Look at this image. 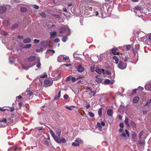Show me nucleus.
Returning <instances> with one entry per match:
<instances>
[{"mask_svg": "<svg viewBox=\"0 0 151 151\" xmlns=\"http://www.w3.org/2000/svg\"><path fill=\"white\" fill-rule=\"evenodd\" d=\"M1 34L2 35H3L4 36H6L8 35V34L7 32H6L4 31L2 32L1 33Z\"/></svg>", "mask_w": 151, "mask_h": 151, "instance_id": "obj_54", "label": "nucleus"}, {"mask_svg": "<svg viewBox=\"0 0 151 151\" xmlns=\"http://www.w3.org/2000/svg\"><path fill=\"white\" fill-rule=\"evenodd\" d=\"M86 109H88L90 107V105L88 103H87L86 104Z\"/></svg>", "mask_w": 151, "mask_h": 151, "instance_id": "obj_56", "label": "nucleus"}, {"mask_svg": "<svg viewBox=\"0 0 151 151\" xmlns=\"http://www.w3.org/2000/svg\"><path fill=\"white\" fill-rule=\"evenodd\" d=\"M61 77V74H59L58 75V76L54 78V80L57 81L58 80H59L60 79Z\"/></svg>", "mask_w": 151, "mask_h": 151, "instance_id": "obj_36", "label": "nucleus"}, {"mask_svg": "<svg viewBox=\"0 0 151 151\" xmlns=\"http://www.w3.org/2000/svg\"><path fill=\"white\" fill-rule=\"evenodd\" d=\"M138 89H139L140 90H141V91H142L143 90H144V88H143L141 87V86H139L138 87Z\"/></svg>", "mask_w": 151, "mask_h": 151, "instance_id": "obj_62", "label": "nucleus"}, {"mask_svg": "<svg viewBox=\"0 0 151 151\" xmlns=\"http://www.w3.org/2000/svg\"><path fill=\"white\" fill-rule=\"evenodd\" d=\"M44 144L47 145H49V142L47 140H45L44 142Z\"/></svg>", "mask_w": 151, "mask_h": 151, "instance_id": "obj_63", "label": "nucleus"}, {"mask_svg": "<svg viewBox=\"0 0 151 151\" xmlns=\"http://www.w3.org/2000/svg\"><path fill=\"white\" fill-rule=\"evenodd\" d=\"M32 46V45L31 44H27L25 45L23 47L24 48H29L30 47Z\"/></svg>", "mask_w": 151, "mask_h": 151, "instance_id": "obj_37", "label": "nucleus"}, {"mask_svg": "<svg viewBox=\"0 0 151 151\" xmlns=\"http://www.w3.org/2000/svg\"><path fill=\"white\" fill-rule=\"evenodd\" d=\"M107 114L109 116H111L113 114V111L111 109H109L107 110Z\"/></svg>", "mask_w": 151, "mask_h": 151, "instance_id": "obj_19", "label": "nucleus"}, {"mask_svg": "<svg viewBox=\"0 0 151 151\" xmlns=\"http://www.w3.org/2000/svg\"><path fill=\"white\" fill-rule=\"evenodd\" d=\"M3 24L5 26H7L9 25V22L7 20H4L3 22Z\"/></svg>", "mask_w": 151, "mask_h": 151, "instance_id": "obj_30", "label": "nucleus"}, {"mask_svg": "<svg viewBox=\"0 0 151 151\" xmlns=\"http://www.w3.org/2000/svg\"><path fill=\"white\" fill-rule=\"evenodd\" d=\"M139 99V97H135L133 100V102L134 103H136L138 101Z\"/></svg>", "mask_w": 151, "mask_h": 151, "instance_id": "obj_26", "label": "nucleus"}, {"mask_svg": "<svg viewBox=\"0 0 151 151\" xmlns=\"http://www.w3.org/2000/svg\"><path fill=\"white\" fill-rule=\"evenodd\" d=\"M36 61L37 64L36 65V67L40 69L41 66V64L40 63V58L39 57H37L36 60Z\"/></svg>", "mask_w": 151, "mask_h": 151, "instance_id": "obj_11", "label": "nucleus"}, {"mask_svg": "<svg viewBox=\"0 0 151 151\" xmlns=\"http://www.w3.org/2000/svg\"><path fill=\"white\" fill-rule=\"evenodd\" d=\"M36 60V57L35 56H31L27 58L28 62H25L24 63L22 64V68L24 69L27 70L29 68L35 65L36 63L34 61Z\"/></svg>", "mask_w": 151, "mask_h": 151, "instance_id": "obj_1", "label": "nucleus"}, {"mask_svg": "<svg viewBox=\"0 0 151 151\" xmlns=\"http://www.w3.org/2000/svg\"><path fill=\"white\" fill-rule=\"evenodd\" d=\"M113 58L115 60V63L117 64L118 63L119 60V59L118 57L116 56H114L113 57Z\"/></svg>", "mask_w": 151, "mask_h": 151, "instance_id": "obj_32", "label": "nucleus"}, {"mask_svg": "<svg viewBox=\"0 0 151 151\" xmlns=\"http://www.w3.org/2000/svg\"><path fill=\"white\" fill-rule=\"evenodd\" d=\"M53 82L52 80H47L44 81L45 86V87L51 86L53 84Z\"/></svg>", "mask_w": 151, "mask_h": 151, "instance_id": "obj_7", "label": "nucleus"}, {"mask_svg": "<svg viewBox=\"0 0 151 151\" xmlns=\"http://www.w3.org/2000/svg\"><path fill=\"white\" fill-rule=\"evenodd\" d=\"M75 142L79 144V145L83 143V141L79 138H76L75 140Z\"/></svg>", "mask_w": 151, "mask_h": 151, "instance_id": "obj_20", "label": "nucleus"}, {"mask_svg": "<svg viewBox=\"0 0 151 151\" xmlns=\"http://www.w3.org/2000/svg\"><path fill=\"white\" fill-rule=\"evenodd\" d=\"M130 124L133 127H134L135 126V124L133 121H131L130 122Z\"/></svg>", "mask_w": 151, "mask_h": 151, "instance_id": "obj_51", "label": "nucleus"}, {"mask_svg": "<svg viewBox=\"0 0 151 151\" xmlns=\"http://www.w3.org/2000/svg\"><path fill=\"white\" fill-rule=\"evenodd\" d=\"M27 10V9L24 7H21V11L22 12H25Z\"/></svg>", "mask_w": 151, "mask_h": 151, "instance_id": "obj_33", "label": "nucleus"}, {"mask_svg": "<svg viewBox=\"0 0 151 151\" xmlns=\"http://www.w3.org/2000/svg\"><path fill=\"white\" fill-rule=\"evenodd\" d=\"M40 15L43 17H45L46 16L45 14L43 12H41L40 13Z\"/></svg>", "mask_w": 151, "mask_h": 151, "instance_id": "obj_50", "label": "nucleus"}, {"mask_svg": "<svg viewBox=\"0 0 151 151\" xmlns=\"http://www.w3.org/2000/svg\"><path fill=\"white\" fill-rule=\"evenodd\" d=\"M89 0H83L81 1V4L82 5H86L87 4V3L88 2Z\"/></svg>", "mask_w": 151, "mask_h": 151, "instance_id": "obj_24", "label": "nucleus"}, {"mask_svg": "<svg viewBox=\"0 0 151 151\" xmlns=\"http://www.w3.org/2000/svg\"><path fill=\"white\" fill-rule=\"evenodd\" d=\"M95 71L99 74H101L102 72L105 71L103 69H100L98 67H96V68Z\"/></svg>", "mask_w": 151, "mask_h": 151, "instance_id": "obj_12", "label": "nucleus"}, {"mask_svg": "<svg viewBox=\"0 0 151 151\" xmlns=\"http://www.w3.org/2000/svg\"><path fill=\"white\" fill-rule=\"evenodd\" d=\"M84 70V68L81 65L79 66L77 68V70L79 72L81 73L83 72Z\"/></svg>", "mask_w": 151, "mask_h": 151, "instance_id": "obj_15", "label": "nucleus"}, {"mask_svg": "<svg viewBox=\"0 0 151 151\" xmlns=\"http://www.w3.org/2000/svg\"><path fill=\"white\" fill-rule=\"evenodd\" d=\"M55 52V51L53 50H48L46 52V57L48 58L49 55L52 56Z\"/></svg>", "mask_w": 151, "mask_h": 151, "instance_id": "obj_6", "label": "nucleus"}, {"mask_svg": "<svg viewBox=\"0 0 151 151\" xmlns=\"http://www.w3.org/2000/svg\"><path fill=\"white\" fill-rule=\"evenodd\" d=\"M94 12L92 15L93 16H98L100 18H103L105 17L104 16L103 11L102 8L100 7L97 6L93 9Z\"/></svg>", "mask_w": 151, "mask_h": 151, "instance_id": "obj_2", "label": "nucleus"}, {"mask_svg": "<svg viewBox=\"0 0 151 151\" xmlns=\"http://www.w3.org/2000/svg\"><path fill=\"white\" fill-rule=\"evenodd\" d=\"M90 92L91 93V95H92L93 96H94L96 93V91L95 90H93L90 87L88 88Z\"/></svg>", "mask_w": 151, "mask_h": 151, "instance_id": "obj_14", "label": "nucleus"}, {"mask_svg": "<svg viewBox=\"0 0 151 151\" xmlns=\"http://www.w3.org/2000/svg\"><path fill=\"white\" fill-rule=\"evenodd\" d=\"M137 89H135L133 90V91H132V94H134L136 93Z\"/></svg>", "mask_w": 151, "mask_h": 151, "instance_id": "obj_64", "label": "nucleus"}, {"mask_svg": "<svg viewBox=\"0 0 151 151\" xmlns=\"http://www.w3.org/2000/svg\"><path fill=\"white\" fill-rule=\"evenodd\" d=\"M145 88L147 90H151V84H147L145 87Z\"/></svg>", "mask_w": 151, "mask_h": 151, "instance_id": "obj_23", "label": "nucleus"}, {"mask_svg": "<svg viewBox=\"0 0 151 151\" xmlns=\"http://www.w3.org/2000/svg\"><path fill=\"white\" fill-rule=\"evenodd\" d=\"M40 42V40H37V39H35L34 40V43H38L39 42Z\"/></svg>", "mask_w": 151, "mask_h": 151, "instance_id": "obj_52", "label": "nucleus"}, {"mask_svg": "<svg viewBox=\"0 0 151 151\" xmlns=\"http://www.w3.org/2000/svg\"><path fill=\"white\" fill-rule=\"evenodd\" d=\"M58 61L60 62L63 61V55H60L58 56Z\"/></svg>", "mask_w": 151, "mask_h": 151, "instance_id": "obj_17", "label": "nucleus"}, {"mask_svg": "<svg viewBox=\"0 0 151 151\" xmlns=\"http://www.w3.org/2000/svg\"><path fill=\"white\" fill-rule=\"evenodd\" d=\"M34 8H35L36 9H38L39 8V6L37 5H34L33 6Z\"/></svg>", "mask_w": 151, "mask_h": 151, "instance_id": "obj_58", "label": "nucleus"}, {"mask_svg": "<svg viewBox=\"0 0 151 151\" xmlns=\"http://www.w3.org/2000/svg\"><path fill=\"white\" fill-rule=\"evenodd\" d=\"M31 39L29 38H27L26 39H24L23 40V42L24 43H29L30 42Z\"/></svg>", "mask_w": 151, "mask_h": 151, "instance_id": "obj_16", "label": "nucleus"}, {"mask_svg": "<svg viewBox=\"0 0 151 151\" xmlns=\"http://www.w3.org/2000/svg\"><path fill=\"white\" fill-rule=\"evenodd\" d=\"M88 114L91 117H93L94 116V114L92 112H89Z\"/></svg>", "mask_w": 151, "mask_h": 151, "instance_id": "obj_45", "label": "nucleus"}, {"mask_svg": "<svg viewBox=\"0 0 151 151\" xmlns=\"http://www.w3.org/2000/svg\"><path fill=\"white\" fill-rule=\"evenodd\" d=\"M95 81H96L98 83H101L102 81V79L100 78L96 77Z\"/></svg>", "mask_w": 151, "mask_h": 151, "instance_id": "obj_22", "label": "nucleus"}, {"mask_svg": "<svg viewBox=\"0 0 151 151\" xmlns=\"http://www.w3.org/2000/svg\"><path fill=\"white\" fill-rule=\"evenodd\" d=\"M133 10L134 11H140V13H142L143 12V9L142 7L139 6H137L133 8Z\"/></svg>", "mask_w": 151, "mask_h": 151, "instance_id": "obj_8", "label": "nucleus"}, {"mask_svg": "<svg viewBox=\"0 0 151 151\" xmlns=\"http://www.w3.org/2000/svg\"><path fill=\"white\" fill-rule=\"evenodd\" d=\"M66 31H67L69 32H70V29L67 25H65L63 27H61L59 29V32L60 33H63Z\"/></svg>", "mask_w": 151, "mask_h": 151, "instance_id": "obj_4", "label": "nucleus"}, {"mask_svg": "<svg viewBox=\"0 0 151 151\" xmlns=\"http://www.w3.org/2000/svg\"><path fill=\"white\" fill-rule=\"evenodd\" d=\"M143 134L144 132L143 131H141L138 135L139 137V138H141L142 136V135Z\"/></svg>", "mask_w": 151, "mask_h": 151, "instance_id": "obj_44", "label": "nucleus"}, {"mask_svg": "<svg viewBox=\"0 0 151 151\" xmlns=\"http://www.w3.org/2000/svg\"><path fill=\"white\" fill-rule=\"evenodd\" d=\"M59 41H60V40L59 38H58L55 39L54 40V41L55 42H59Z\"/></svg>", "mask_w": 151, "mask_h": 151, "instance_id": "obj_59", "label": "nucleus"}, {"mask_svg": "<svg viewBox=\"0 0 151 151\" xmlns=\"http://www.w3.org/2000/svg\"><path fill=\"white\" fill-rule=\"evenodd\" d=\"M125 133H126V134H127V136L128 137H129V132H128L127 130L126 129H125Z\"/></svg>", "mask_w": 151, "mask_h": 151, "instance_id": "obj_61", "label": "nucleus"}, {"mask_svg": "<svg viewBox=\"0 0 151 151\" xmlns=\"http://www.w3.org/2000/svg\"><path fill=\"white\" fill-rule=\"evenodd\" d=\"M127 66V63L122 61L120 60L118 65V67L120 69L124 70L125 69Z\"/></svg>", "mask_w": 151, "mask_h": 151, "instance_id": "obj_5", "label": "nucleus"}, {"mask_svg": "<svg viewBox=\"0 0 151 151\" xmlns=\"http://www.w3.org/2000/svg\"><path fill=\"white\" fill-rule=\"evenodd\" d=\"M72 144L73 146H78L80 145L78 143L75 142H73L72 143Z\"/></svg>", "mask_w": 151, "mask_h": 151, "instance_id": "obj_39", "label": "nucleus"}, {"mask_svg": "<svg viewBox=\"0 0 151 151\" xmlns=\"http://www.w3.org/2000/svg\"><path fill=\"white\" fill-rule=\"evenodd\" d=\"M63 98L65 99H67L68 98V94H65Z\"/></svg>", "mask_w": 151, "mask_h": 151, "instance_id": "obj_55", "label": "nucleus"}, {"mask_svg": "<svg viewBox=\"0 0 151 151\" xmlns=\"http://www.w3.org/2000/svg\"><path fill=\"white\" fill-rule=\"evenodd\" d=\"M96 127L97 128H99V129L100 131H101L102 130V127L101 126V124L99 122H98L97 124L96 125Z\"/></svg>", "mask_w": 151, "mask_h": 151, "instance_id": "obj_28", "label": "nucleus"}, {"mask_svg": "<svg viewBox=\"0 0 151 151\" xmlns=\"http://www.w3.org/2000/svg\"><path fill=\"white\" fill-rule=\"evenodd\" d=\"M68 58V57L65 55H63V61L65 60Z\"/></svg>", "mask_w": 151, "mask_h": 151, "instance_id": "obj_49", "label": "nucleus"}, {"mask_svg": "<svg viewBox=\"0 0 151 151\" xmlns=\"http://www.w3.org/2000/svg\"><path fill=\"white\" fill-rule=\"evenodd\" d=\"M123 47L125 48L127 50H129L131 48V46L130 45H124Z\"/></svg>", "mask_w": 151, "mask_h": 151, "instance_id": "obj_31", "label": "nucleus"}, {"mask_svg": "<svg viewBox=\"0 0 151 151\" xmlns=\"http://www.w3.org/2000/svg\"><path fill=\"white\" fill-rule=\"evenodd\" d=\"M50 133L52 135V137L54 139V140L58 143L60 144L61 143H65L66 142V139L63 137H57V136L55 135L54 132L52 130L50 129Z\"/></svg>", "mask_w": 151, "mask_h": 151, "instance_id": "obj_3", "label": "nucleus"}, {"mask_svg": "<svg viewBox=\"0 0 151 151\" xmlns=\"http://www.w3.org/2000/svg\"><path fill=\"white\" fill-rule=\"evenodd\" d=\"M40 77L41 78H45L47 77V75L46 73H45L42 75H41Z\"/></svg>", "mask_w": 151, "mask_h": 151, "instance_id": "obj_48", "label": "nucleus"}, {"mask_svg": "<svg viewBox=\"0 0 151 151\" xmlns=\"http://www.w3.org/2000/svg\"><path fill=\"white\" fill-rule=\"evenodd\" d=\"M55 131L56 132V135H58V136H57V137H60V136L61 133L60 129L58 128H55Z\"/></svg>", "mask_w": 151, "mask_h": 151, "instance_id": "obj_9", "label": "nucleus"}, {"mask_svg": "<svg viewBox=\"0 0 151 151\" xmlns=\"http://www.w3.org/2000/svg\"><path fill=\"white\" fill-rule=\"evenodd\" d=\"M6 10V8L5 6H2L0 8V13L2 14L5 12Z\"/></svg>", "mask_w": 151, "mask_h": 151, "instance_id": "obj_13", "label": "nucleus"}, {"mask_svg": "<svg viewBox=\"0 0 151 151\" xmlns=\"http://www.w3.org/2000/svg\"><path fill=\"white\" fill-rule=\"evenodd\" d=\"M50 38H54V37L56 35V31L50 32Z\"/></svg>", "mask_w": 151, "mask_h": 151, "instance_id": "obj_21", "label": "nucleus"}, {"mask_svg": "<svg viewBox=\"0 0 151 151\" xmlns=\"http://www.w3.org/2000/svg\"><path fill=\"white\" fill-rule=\"evenodd\" d=\"M9 63H10L12 64L14 63V60L13 58V57L12 56H10L9 57Z\"/></svg>", "mask_w": 151, "mask_h": 151, "instance_id": "obj_27", "label": "nucleus"}, {"mask_svg": "<svg viewBox=\"0 0 151 151\" xmlns=\"http://www.w3.org/2000/svg\"><path fill=\"white\" fill-rule=\"evenodd\" d=\"M139 143L141 145H144L145 143V141H142L141 140L139 141Z\"/></svg>", "mask_w": 151, "mask_h": 151, "instance_id": "obj_42", "label": "nucleus"}, {"mask_svg": "<svg viewBox=\"0 0 151 151\" xmlns=\"http://www.w3.org/2000/svg\"><path fill=\"white\" fill-rule=\"evenodd\" d=\"M102 109L101 108H100L98 110V114L100 116H101L102 115Z\"/></svg>", "mask_w": 151, "mask_h": 151, "instance_id": "obj_43", "label": "nucleus"}, {"mask_svg": "<svg viewBox=\"0 0 151 151\" xmlns=\"http://www.w3.org/2000/svg\"><path fill=\"white\" fill-rule=\"evenodd\" d=\"M125 124L128 127H129V119L127 117H126L125 120Z\"/></svg>", "mask_w": 151, "mask_h": 151, "instance_id": "obj_29", "label": "nucleus"}, {"mask_svg": "<svg viewBox=\"0 0 151 151\" xmlns=\"http://www.w3.org/2000/svg\"><path fill=\"white\" fill-rule=\"evenodd\" d=\"M91 71L92 72H93L95 71V68L93 67H91L90 68Z\"/></svg>", "mask_w": 151, "mask_h": 151, "instance_id": "obj_57", "label": "nucleus"}, {"mask_svg": "<svg viewBox=\"0 0 151 151\" xmlns=\"http://www.w3.org/2000/svg\"><path fill=\"white\" fill-rule=\"evenodd\" d=\"M118 49L116 47L112 48L111 52L114 54H115Z\"/></svg>", "mask_w": 151, "mask_h": 151, "instance_id": "obj_25", "label": "nucleus"}, {"mask_svg": "<svg viewBox=\"0 0 151 151\" xmlns=\"http://www.w3.org/2000/svg\"><path fill=\"white\" fill-rule=\"evenodd\" d=\"M7 122V120L6 119L4 118L3 119L0 120V122H3L4 123H6Z\"/></svg>", "mask_w": 151, "mask_h": 151, "instance_id": "obj_46", "label": "nucleus"}, {"mask_svg": "<svg viewBox=\"0 0 151 151\" xmlns=\"http://www.w3.org/2000/svg\"><path fill=\"white\" fill-rule=\"evenodd\" d=\"M60 94H61V92L60 91H59L57 95H56L54 99L55 100H58L60 96Z\"/></svg>", "mask_w": 151, "mask_h": 151, "instance_id": "obj_18", "label": "nucleus"}, {"mask_svg": "<svg viewBox=\"0 0 151 151\" xmlns=\"http://www.w3.org/2000/svg\"><path fill=\"white\" fill-rule=\"evenodd\" d=\"M53 16H54V17L57 19H59L60 17V16L58 15L53 14Z\"/></svg>", "mask_w": 151, "mask_h": 151, "instance_id": "obj_53", "label": "nucleus"}, {"mask_svg": "<svg viewBox=\"0 0 151 151\" xmlns=\"http://www.w3.org/2000/svg\"><path fill=\"white\" fill-rule=\"evenodd\" d=\"M18 27V24H15L12 26L11 28L12 29H15L17 28Z\"/></svg>", "mask_w": 151, "mask_h": 151, "instance_id": "obj_34", "label": "nucleus"}, {"mask_svg": "<svg viewBox=\"0 0 151 151\" xmlns=\"http://www.w3.org/2000/svg\"><path fill=\"white\" fill-rule=\"evenodd\" d=\"M114 81H111L109 79H105L104 82V84L105 85L109 84H112L114 83Z\"/></svg>", "mask_w": 151, "mask_h": 151, "instance_id": "obj_10", "label": "nucleus"}, {"mask_svg": "<svg viewBox=\"0 0 151 151\" xmlns=\"http://www.w3.org/2000/svg\"><path fill=\"white\" fill-rule=\"evenodd\" d=\"M119 126L121 128H124V124L122 123H120L119 124Z\"/></svg>", "mask_w": 151, "mask_h": 151, "instance_id": "obj_60", "label": "nucleus"}, {"mask_svg": "<svg viewBox=\"0 0 151 151\" xmlns=\"http://www.w3.org/2000/svg\"><path fill=\"white\" fill-rule=\"evenodd\" d=\"M134 12L139 17H140L142 15L140 14L141 13L140 12V11H134Z\"/></svg>", "mask_w": 151, "mask_h": 151, "instance_id": "obj_35", "label": "nucleus"}, {"mask_svg": "<svg viewBox=\"0 0 151 151\" xmlns=\"http://www.w3.org/2000/svg\"><path fill=\"white\" fill-rule=\"evenodd\" d=\"M67 37L66 36H65L63 37L62 40L63 42H65L67 41Z\"/></svg>", "mask_w": 151, "mask_h": 151, "instance_id": "obj_41", "label": "nucleus"}, {"mask_svg": "<svg viewBox=\"0 0 151 151\" xmlns=\"http://www.w3.org/2000/svg\"><path fill=\"white\" fill-rule=\"evenodd\" d=\"M41 45L44 47H46L47 46V43L45 41L41 42Z\"/></svg>", "mask_w": 151, "mask_h": 151, "instance_id": "obj_40", "label": "nucleus"}, {"mask_svg": "<svg viewBox=\"0 0 151 151\" xmlns=\"http://www.w3.org/2000/svg\"><path fill=\"white\" fill-rule=\"evenodd\" d=\"M92 8L91 7L87 6L85 7V9L87 10L91 11L92 10Z\"/></svg>", "mask_w": 151, "mask_h": 151, "instance_id": "obj_47", "label": "nucleus"}, {"mask_svg": "<svg viewBox=\"0 0 151 151\" xmlns=\"http://www.w3.org/2000/svg\"><path fill=\"white\" fill-rule=\"evenodd\" d=\"M26 92L27 94L29 96H31L33 94L32 92H31L29 90H28V89L27 90Z\"/></svg>", "mask_w": 151, "mask_h": 151, "instance_id": "obj_38", "label": "nucleus"}]
</instances>
